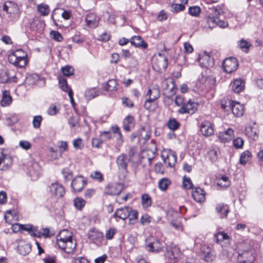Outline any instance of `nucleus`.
<instances>
[{
	"label": "nucleus",
	"mask_w": 263,
	"mask_h": 263,
	"mask_svg": "<svg viewBox=\"0 0 263 263\" xmlns=\"http://www.w3.org/2000/svg\"><path fill=\"white\" fill-rule=\"evenodd\" d=\"M41 79L40 76L33 73L28 76L25 80V83L27 85H33L36 84Z\"/></svg>",
	"instance_id": "obj_37"
},
{
	"label": "nucleus",
	"mask_w": 263,
	"mask_h": 263,
	"mask_svg": "<svg viewBox=\"0 0 263 263\" xmlns=\"http://www.w3.org/2000/svg\"><path fill=\"white\" fill-rule=\"evenodd\" d=\"M41 167L37 162H33L29 167L28 173L32 180H36L40 175Z\"/></svg>",
	"instance_id": "obj_24"
},
{
	"label": "nucleus",
	"mask_w": 263,
	"mask_h": 263,
	"mask_svg": "<svg viewBox=\"0 0 263 263\" xmlns=\"http://www.w3.org/2000/svg\"><path fill=\"white\" fill-rule=\"evenodd\" d=\"M111 129H112V131L113 132V133L114 134H118V138L120 141V143L122 144L123 142V140L122 139V135L120 131L119 127L117 125H115V126H112L111 127Z\"/></svg>",
	"instance_id": "obj_62"
},
{
	"label": "nucleus",
	"mask_w": 263,
	"mask_h": 263,
	"mask_svg": "<svg viewBox=\"0 0 263 263\" xmlns=\"http://www.w3.org/2000/svg\"><path fill=\"white\" fill-rule=\"evenodd\" d=\"M185 7L182 4H174L171 6V9L172 12H178L184 9Z\"/></svg>",
	"instance_id": "obj_58"
},
{
	"label": "nucleus",
	"mask_w": 263,
	"mask_h": 263,
	"mask_svg": "<svg viewBox=\"0 0 263 263\" xmlns=\"http://www.w3.org/2000/svg\"><path fill=\"white\" fill-rule=\"evenodd\" d=\"M134 118L133 116H128L126 117L123 120L124 129L128 132L130 129L131 126L133 125Z\"/></svg>",
	"instance_id": "obj_40"
},
{
	"label": "nucleus",
	"mask_w": 263,
	"mask_h": 263,
	"mask_svg": "<svg viewBox=\"0 0 263 263\" xmlns=\"http://www.w3.org/2000/svg\"><path fill=\"white\" fill-rule=\"evenodd\" d=\"M130 158L125 154H122L116 159V163L119 170L124 171H127V164Z\"/></svg>",
	"instance_id": "obj_18"
},
{
	"label": "nucleus",
	"mask_w": 263,
	"mask_h": 263,
	"mask_svg": "<svg viewBox=\"0 0 263 263\" xmlns=\"http://www.w3.org/2000/svg\"><path fill=\"white\" fill-rule=\"evenodd\" d=\"M180 254V250L176 246L172 247L170 249H167L165 253L166 258L172 263H175L176 259L179 257Z\"/></svg>",
	"instance_id": "obj_14"
},
{
	"label": "nucleus",
	"mask_w": 263,
	"mask_h": 263,
	"mask_svg": "<svg viewBox=\"0 0 263 263\" xmlns=\"http://www.w3.org/2000/svg\"><path fill=\"white\" fill-rule=\"evenodd\" d=\"M51 37L57 41H61L63 40L62 35L58 31H51L50 32Z\"/></svg>",
	"instance_id": "obj_64"
},
{
	"label": "nucleus",
	"mask_w": 263,
	"mask_h": 263,
	"mask_svg": "<svg viewBox=\"0 0 263 263\" xmlns=\"http://www.w3.org/2000/svg\"><path fill=\"white\" fill-rule=\"evenodd\" d=\"M129 218V223L130 224H135L138 220V212L137 211L132 210L131 209V212L130 213Z\"/></svg>",
	"instance_id": "obj_50"
},
{
	"label": "nucleus",
	"mask_w": 263,
	"mask_h": 263,
	"mask_svg": "<svg viewBox=\"0 0 263 263\" xmlns=\"http://www.w3.org/2000/svg\"><path fill=\"white\" fill-rule=\"evenodd\" d=\"M117 230L114 228H111L109 230H107L105 234V237L107 239H111L115 233H116Z\"/></svg>",
	"instance_id": "obj_63"
},
{
	"label": "nucleus",
	"mask_w": 263,
	"mask_h": 263,
	"mask_svg": "<svg viewBox=\"0 0 263 263\" xmlns=\"http://www.w3.org/2000/svg\"><path fill=\"white\" fill-rule=\"evenodd\" d=\"M244 143V141L241 138L238 137L233 140V145L236 148H242Z\"/></svg>",
	"instance_id": "obj_60"
},
{
	"label": "nucleus",
	"mask_w": 263,
	"mask_h": 263,
	"mask_svg": "<svg viewBox=\"0 0 263 263\" xmlns=\"http://www.w3.org/2000/svg\"><path fill=\"white\" fill-rule=\"evenodd\" d=\"M251 153L249 151L246 150L240 155L239 162L241 164L245 165L251 159Z\"/></svg>",
	"instance_id": "obj_36"
},
{
	"label": "nucleus",
	"mask_w": 263,
	"mask_h": 263,
	"mask_svg": "<svg viewBox=\"0 0 263 263\" xmlns=\"http://www.w3.org/2000/svg\"><path fill=\"white\" fill-rule=\"evenodd\" d=\"M183 185L186 189H191L193 187V184L190 178L186 176L183 177Z\"/></svg>",
	"instance_id": "obj_55"
},
{
	"label": "nucleus",
	"mask_w": 263,
	"mask_h": 263,
	"mask_svg": "<svg viewBox=\"0 0 263 263\" xmlns=\"http://www.w3.org/2000/svg\"><path fill=\"white\" fill-rule=\"evenodd\" d=\"M8 61L16 67H24L27 64V54L22 49H17L9 55Z\"/></svg>",
	"instance_id": "obj_1"
},
{
	"label": "nucleus",
	"mask_w": 263,
	"mask_h": 263,
	"mask_svg": "<svg viewBox=\"0 0 263 263\" xmlns=\"http://www.w3.org/2000/svg\"><path fill=\"white\" fill-rule=\"evenodd\" d=\"M230 184V182L229 180L228 177L223 176L219 178L217 180V185L221 187H227Z\"/></svg>",
	"instance_id": "obj_45"
},
{
	"label": "nucleus",
	"mask_w": 263,
	"mask_h": 263,
	"mask_svg": "<svg viewBox=\"0 0 263 263\" xmlns=\"http://www.w3.org/2000/svg\"><path fill=\"white\" fill-rule=\"evenodd\" d=\"M42 121V117L41 116H34L32 121L33 127L35 128H39L41 126Z\"/></svg>",
	"instance_id": "obj_59"
},
{
	"label": "nucleus",
	"mask_w": 263,
	"mask_h": 263,
	"mask_svg": "<svg viewBox=\"0 0 263 263\" xmlns=\"http://www.w3.org/2000/svg\"><path fill=\"white\" fill-rule=\"evenodd\" d=\"M123 186L121 183H110L106 186L105 193L110 195H117L122 191Z\"/></svg>",
	"instance_id": "obj_17"
},
{
	"label": "nucleus",
	"mask_w": 263,
	"mask_h": 263,
	"mask_svg": "<svg viewBox=\"0 0 263 263\" xmlns=\"http://www.w3.org/2000/svg\"><path fill=\"white\" fill-rule=\"evenodd\" d=\"M85 201L81 197H77L74 200V204L77 209L81 210L85 204Z\"/></svg>",
	"instance_id": "obj_53"
},
{
	"label": "nucleus",
	"mask_w": 263,
	"mask_h": 263,
	"mask_svg": "<svg viewBox=\"0 0 263 263\" xmlns=\"http://www.w3.org/2000/svg\"><path fill=\"white\" fill-rule=\"evenodd\" d=\"M37 12L42 16L48 15L50 11V8L47 4L42 3L36 6Z\"/></svg>",
	"instance_id": "obj_34"
},
{
	"label": "nucleus",
	"mask_w": 263,
	"mask_h": 263,
	"mask_svg": "<svg viewBox=\"0 0 263 263\" xmlns=\"http://www.w3.org/2000/svg\"><path fill=\"white\" fill-rule=\"evenodd\" d=\"M180 126V123L175 119H170L167 122L168 127L172 130L177 129Z\"/></svg>",
	"instance_id": "obj_48"
},
{
	"label": "nucleus",
	"mask_w": 263,
	"mask_h": 263,
	"mask_svg": "<svg viewBox=\"0 0 263 263\" xmlns=\"http://www.w3.org/2000/svg\"><path fill=\"white\" fill-rule=\"evenodd\" d=\"M164 243L159 239L154 236H150L147 238L146 248L151 252L159 253L164 248Z\"/></svg>",
	"instance_id": "obj_2"
},
{
	"label": "nucleus",
	"mask_w": 263,
	"mask_h": 263,
	"mask_svg": "<svg viewBox=\"0 0 263 263\" xmlns=\"http://www.w3.org/2000/svg\"><path fill=\"white\" fill-rule=\"evenodd\" d=\"M217 26L224 28L228 26V24L227 22L221 20L220 18H216L212 16L206 18V25L205 26V27H208L211 30Z\"/></svg>",
	"instance_id": "obj_9"
},
{
	"label": "nucleus",
	"mask_w": 263,
	"mask_h": 263,
	"mask_svg": "<svg viewBox=\"0 0 263 263\" xmlns=\"http://www.w3.org/2000/svg\"><path fill=\"white\" fill-rule=\"evenodd\" d=\"M12 164V157L4 154V149L0 148V170L6 171L8 170Z\"/></svg>",
	"instance_id": "obj_8"
},
{
	"label": "nucleus",
	"mask_w": 263,
	"mask_h": 263,
	"mask_svg": "<svg viewBox=\"0 0 263 263\" xmlns=\"http://www.w3.org/2000/svg\"><path fill=\"white\" fill-rule=\"evenodd\" d=\"M142 204L144 208H148L151 205V197L147 194L142 195L141 197Z\"/></svg>",
	"instance_id": "obj_46"
},
{
	"label": "nucleus",
	"mask_w": 263,
	"mask_h": 263,
	"mask_svg": "<svg viewBox=\"0 0 263 263\" xmlns=\"http://www.w3.org/2000/svg\"><path fill=\"white\" fill-rule=\"evenodd\" d=\"M117 85V81L115 79H111L107 82L104 89L107 91H116L118 89Z\"/></svg>",
	"instance_id": "obj_39"
},
{
	"label": "nucleus",
	"mask_w": 263,
	"mask_h": 263,
	"mask_svg": "<svg viewBox=\"0 0 263 263\" xmlns=\"http://www.w3.org/2000/svg\"><path fill=\"white\" fill-rule=\"evenodd\" d=\"M198 104L194 101L189 100L186 101L185 104L178 110V112L180 114H193L198 108Z\"/></svg>",
	"instance_id": "obj_6"
},
{
	"label": "nucleus",
	"mask_w": 263,
	"mask_h": 263,
	"mask_svg": "<svg viewBox=\"0 0 263 263\" xmlns=\"http://www.w3.org/2000/svg\"><path fill=\"white\" fill-rule=\"evenodd\" d=\"M238 45L242 50L247 52L252 45L250 42L247 40L241 39L238 42Z\"/></svg>",
	"instance_id": "obj_44"
},
{
	"label": "nucleus",
	"mask_w": 263,
	"mask_h": 263,
	"mask_svg": "<svg viewBox=\"0 0 263 263\" xmlns=\"http://www.w3.org/2000/svg\"><path fill=\"white\" fill-rule=\"evenodd\" d=\"M50 192L52 196L57 198L62 197L65 194V189L62 185L53 183L49 186Z\"/></svg>",
	"instance_id": "obj_15"
},
{
	"label": "nucleus",
	"mask_w": 263,
	"mask_h": 263,
	"mask_svg": "<svg viewBox=\"0 0 263 263\" xmlns=\"http://www.w3.org/2000/svg\"><path fill=\"white\" fill-rule=\"evenodd\" d=\"M100 18L96 14L90 13L86 15L85 21L86 25L91 28H96L98 26Z\"/></svg>",
	"instance_id": "obj_23"
},
{
	"label": "nucleus",
	"mask_w": 263,
	"mask_h": 263,
	"mask_svg": "<svg viewBox=\"0 0 263 263\" xmlns=\"http://www.w3.org/2000/svg\"><path fill=\"white\" fill-rule=\"evenodd\" d=\"M98 96V92L94 88L87 90L85 92V97L88 100H91Z\"/></svg>",
	"instance_id": "obj_49"
},
{
	"label": "nucleus",
	"mask_w": 263,
	"mask_h": 263,
	"mask_svg": "<svg viewBox=\"0 0 263 263\" xmlns=\"http://www.w3.org/2000/svg\"><path fill=\"white\" fill-rule=\"evenodd\" d=\"M87 184V181L81 176L74 178L71 182V186L76 192H80Z\"/></svg>",
	"instance_id": "obj_13"
},
{
	"label": "nucleus",
	"mask_w": 263,
	"mask_h": 263,
	"mask_svg": "<svg viewBox=\"0 0 263 263\" xmlns=\"http://www.w3.org/2000/svg\"><path fill=\"white\" fill-rule=\"evenodd\" d=\"M219 149L217 147H214L208 153V156L212 162H216L218 157Z\"/></svg>",
	"instance_id": "obj_42"
},
{
	"label": "nucleus",
	"mask_w": 263,
	"mask_h": 263,
	"mask_svg": "<svg viewBox=\"0 0 263 263\" xmlns=\"http://www.w3.org/2000/svg\"><path fill=\"white\" fill-rule=\"evenodd\" d=\"M88 238L93 243L100 245L104 240L103 234L98 231L91 230L88 234Z\"/></svg>",
	"instance_id": "obj_20"
},
{
	"label": "nucleus",
	"mask_w": 263,
	"mask_h": 263,
	"mask_svg": "<svg viewBox=\"0 0 263 263\" xmlns=\"http://www.w3.org/2000/svg\"><path fill=\"white\" fill-rule=\"evenodd\" d=\"M201 12V9L198 6L190 7L189 9V14L193 16H198Z\"/></svg>",
	"instance_id": "obj_51"
},
{
	"label": "nucleus",
	"mask_w": 263,
	"mask_h": 263,
	"mask_svg": "<svg viewBox=\"0 0 263 263\" xmlns=\"http://www.w3.org/2000/svg\"><path fill=\"white\" fill-rule=\"evenodd\" d=\"M214 239L217 243L222 247H228L230 245L231 238L224 232H219L214 235Z\"/></svg>",
	"instance_id": "obj_11"
},
{
	"label": "nucleus",
	"mask_w": 263,
	"mask_h": 263,
	"mask_svg": "<svg viewBox=\"0 0 263 263\" xmlns=\"http://www.w3.org/2000/svg\"><path fill=\"white\" fill-rule=\"evenodd\" d=\"M22 230L26 231L32 236L35 237H41V234L36 227L31 224H22Z\"/></svg>",
	"instance_id": "obj_30"
},
{
	"label": "nucleus",
	"mask_w": 263,
	"mask_h": 263,
	"mask_svg": "<svg viewBox=\"0 0 263 263\" xmlns=\"http://www.w3.org/2000/svg\"><path fill=\"white\" fill-rule=\"evenodd\" d=\"M171 181L168 178H163L159 181L158 187L162 191H165L171 184Z\"/></svg>",
	"instance_id": "obj_41"
},
{
	"label": "nucleus",
	"mask_w": 263,
	"mask_h": 263,
	"mask_svg": "<svg viewBox=\"0 0 263 263\" xmlns=\"http://www.w3.org/2000/svg\"><path fill=\"white\" fill-rule=\"evenodd\" d=\"M59 87L62 90L68 93V91L70 89L68 88L66 80L64 78L59 79Z\"/></svg>",
	"instance_id": "obj_52"
},
{
	"label": "nucleus",
	"mask_w": 263,
	"mask_h": 263,
	"mask_svg": "<svg viewBox=\"0 0 263 263\" xmlns=\"http://www.w3.org/2000/svg\"><path fill=\"white\" fill-rule=\"evenodd\" d=\"M61 71L63 74L66 76H70L74 73V69L72 67L70 66L62 67Z\"/></svg>",
	"instance_id": "obj_54"
},
{
	"label": "nucleus",
	"mask_w": 263,
	"mask_h": 263,
	"mask_svg": "<svg viewBox=\"0 0 263 263\" xmlns=\"http://www.w3.org/2000/svg\"><path fill=\"white\" fill-rule=\"evenodd\" d=\"M167 65V58L161 53H159L153 60V68L157 72H161L165 71Z\"/></svg>",
	"instance_id": "obj_3"
},
{
	"label": "nucleus",
	"mask_w": 263,
	"mask_h": 263,
	"mask_svg": "<svg viewBox=\"0 0 263 263\" xmlns=\"http://www.w3.org/2000/svg\"><path fill=\"white\" fill-rule=\"evenodd\" d=\"M151 135V133L148 127L143 126L141 127L139 134L140 138L147 141L150 138Z\"/></svg>",
	"instance_id": "obj_38"
},
{
	"label": "nucleus",
	"mask_w": 263,
	"mask_h": 263,
	"mask_svg": "<svg viewBox=\"0 0 263 263\" xmlns=\"http://www.w3.org/2000/svg\"><path fill=\"white\" fill-rule=\"evenodd\" d=\"M253 249H250L239 253L237 257L238 263H252L255 259Z\"/></svg>",
	"instance_id": "obj_10"
},
{
	"label": "nucleus",
	"mask_w": 263,
	"mask_h": 263,
	"mask_svg": "<svg viewBox=\"0 0 263 263\" xmlns=\"http://www.w3.org/2000/svg\"><path fill=\"white\" fill-rule=\"evenodd\" d=\"M57 245L60 249L68 254H70L74 252L77 243L76 241L72 238L64 241H61L58 243Z\"/></svg>",
	"instance_id": "obj_7"
},
{
	"label": "nucleus",
	"mask_w": 263,
	"mask_h": 263,
	"mask_svg": "<svg viewBox=\"0 0 263 263\" xmlns=\"http://www.w3.org/2000/svg\"><path fill=\"white\" fill-rule=\"evenodd\" d=\"M100 136L103 141L108 140L112 139L113 137L112 134L109 131L101 132L100 133Z\"/></svg>",
	"instance_id": "obj_56"
},
{
	"label": "nucleus",
	"mask_w": 263,
	"mask_h": 263,
	"mask_svg": "<svg viewBox=\"0 0 263 263\" xmlns=\"http://www.w3.org/2000/svg\"><path fill=\"white\" fill-rule=\"evenodd\" d=\"M31 250V247L28 244L20 245L18 247V251L20 254L26 255L28 254Z\"/></svg>",
	"instance_id": "obj_47"
},
{
	"label": "nucleus",
	"mask_w": 263,
	"mask_h": 263,
	"mask_svg": "<svg viewBox=\"0 0 263 263\" xmlns=\"http://www.w3.org/2000/svg\"><path fill=\"white\" fill-rule=\"evenodd\" d=\"M222 66L223 70L226 72L231 73L237 70L238 66V62L236 58L230 57L223 61Z\"/></svg>",
	"instance_id": "obj_5"
},
{
	"label": "nucleus",
	"mask_w": 263,
	"mask_h": 263,
	"mask_svg": "<svg viewBox=\"0 0 263 263\" xmlns=\"http://www.w3.org/2000/svg\"><path fill=\"white\" fill-rule=\"evenodd\" d=\"M198 61L200 66L203 67H212L214 65L213 59L206 52L199 55Z\"/></svg>",
	"instance_id": "obj_16"
},
{
	"label": "nucleus",
	"mask_w": 263,
	"mask_h": 263,
	"mask_svg": "<svg viewBox=\"0 0 263 263\" xmlns=\"http://www.w3.org/2000/svg\"><path fill=\"white\" fill-rule=\"evenodd\" d=\"M161 157L168 166L173 167L177 162V156L175 153L171 149H163L161 152Z\"/></svg>",
	"instance_id": "obj_4"
},
{
	"label": "nucleus",
	"mask_w": 263,
	"mask_h": 263,
	"mask_svg": "<svg viewBox=\"0 0 263 263\" xmlns=\"http://www.w3.org/2000/svg\"><path fill=\"white\" fill-rule=\"evenodd\" d=\"M131 212V208L125 206L118 209L114 214V217H118L121 219L125 220L127 218Z\"/></svg>",
	"instance_id": "obj_22"
},
{
	"label": "nucleus",
	"mask_w": 263,
	"mask_h": 263,
	"mask_svg": "<svg viewBox=\"0 0 263 263\" xmlns=\"http://www.w3.org/2000/svg\"><path fill=\"white\" fill-rule=\"evenodd\" d=\"M216 210L217 213L221 214L222 218L226 217L229 212V206L223 203L218 204L216 208Z\"/></svg>",
	"instance_id": "obj_35"
},
{
	"label": "nucleus",
	"mask_w": 263,
	"mask_h": 263,
	"mask_svg": "<svg viewBox=\"0 0 263 263\" xmlns=\"http://www.w3.org/2000/svg\"><path fill=\"white\" fill-rule=\"evenodd\" d=\"M11 72L8 70L2 71L0 72V83H6L10 80Z\"/></svg>",
	"instance_id": "obj_43"
},
{
	"label": "nucleus",
	"mask_w": 263,
	"mask_h": 263,
	"mask_svg": "<svg viewBox=\"0 0 263 263\" xmlns=\"http://www.w3.org/2000/svg\"><path fill=\"white\" fill-rule=\"evenodd\" d=\"M130 42L132 45L136 47L145 49L147 47V44L139 35L133 36L130 40Z\"/></svg>",
	"instance_id": "obj_29"
},
{
	"label": "nucleus",
	"mask_w": 263,
	"mask_h": 263,
	"mask_svg": "<svg viewBox=\"0 0 263 263\" xmlns=\"http://www.w3.org/2000/svg\"><path fill=\"white\" fill-rule=\"evenodd\" d=\"M73 147L77 149H81L84 146V145L82 143V140L81 138H78L74 139L73 141Z\"/></svg>",
	"instance_id": "obj_61"
},
{
	"label": "nucleus",
	"mask_w": 263,
	"mask_h": 263,
	"mask_svg": "<svg viewBox=\"0 0 263 263\" xmlns=\"http://www.w3.org/2000/svg\"><path fill=\"white\" fill-rule=\"evenodd\" d=\"M12 103V97L10 92L7 90L3 91L2 98L1 101V104L3 107L8 106Z\"/></svg>",
	"instance_id": "obj_33"
},
{
	"label": "nucleus",
	"mask_w": 263,
	"mask_h": 263,
	"mask_svg": "<svg viewBox=\"0 0 263 263\" xmlns=\"http://www.w3.org/2000/svg\"><path fill=\"white\" fill-rule=\"evenodd\" d=\"M160 91L159 89L157 87H152L148 89L145 97L154 102L160 97Z\"/></svg>",
	"instance_id": "obj_31"
},
{
	"label": "nucleus",
	"mask_w": 263,
	"mask_h": 263,
	"mask_svg": "<svg viewBox=\"0 0 263 263\" xmlns=\"http://www.w3.org/2000/svg\"><path fill=\"white\" fill-rule=\"evenodd\" d=\"M3 10L11 17L14 15L17 14L19 12L18 5L12 1L6 2L3 5Z\"/></svg>",
	"instance_id": "obj_12"
},
{
	"label": "nucleus",
	"mask_w": 263,
	"mask_h": 263,
	"mask_svg": "<svg viewBox=\"0 0 263 263\" xmlns=\"http://www.w3.org/2000/svg\"><path fill=\"white\" fill-rule=\"evenodd\" d=\"M231 85L232 91L238 93L244 89L245 83L241 79H236L231 83Z\"/></svg>",
	"instance_id": "obj_28"
},
{
	"label": "nucleus",
	"mask_w": 263,
	"mask_h": 263,
	"mask_svg": "<svg viewBox=\"0 0 263 263\" xmlns=\"http://www.w3.org/2000/svg\"><path fill=\"white\" fill-rule=\"evenodd\" d=\"M233 114L237 117H241L244 113L245 109L243 105L238 102L233 101L230 103Z\"/></svg>",
	"instance_id": "obj_21"
},
{
	"label": "nucleus",
	"mask_w": 263,
	"mask_h": 263,
	"mask_svg": "<svg viewBox=\"0 0 263 263\" xmlns=\"http://www.w3.org/2000/svg\"><path fill=\"white\" fill-rule=\"evenodd\" d=\"M245 132L246 136L249 138L253 140H256L257 139L258 130L255 123L252 125L249 124L247 125Z\"/></svg>",
	"instance_id": "obj_19"
},
{
	"label": "nucleus",
	"mask_w": 263,
	"mask_h": 263,
	"mask_svg": "<svg viewBox=\"0 0 263 263\" xmlns=\"http://www.w3.org/2000/svg\"><path fill=\"white\" fill-rule=\"evenodd\" d=\"M200 130L202 135L206 137L211 136L214 133L211 124L208 121L204 122L201 124Z\"/></svg>",
	"instance_id": "obj_27"
},
{
	"label": "nucleus",
	"mask_w": 263,
	"mask_h": 263,
	"mask_svg": "<svg viewBox=\"0 0 263 263\" xmlns=\"http://www.w3.org/2000/svg\"><path fill=\"white\" fill-rule=\"evenodd\" d=\"M90 177L101 182L103 181L104 178L102 174L99 171H95L90 174Z\"/></svg>",
	"instance_id": "obj_57"
},
{
	"label": "nucleus",
	"mask_w": 263,
	"mask_h": 263,
	"mask_svg": "<svg viewBox=\"0 0 263 263\" xmlns=\"http://www.w3.org/2000/svg\"><path fill=\"white\" fill-rule=\"evenodd\" d=\"M234 131L232 128H228L227 130L220 132L219 134L220 140L224 143L228 142L234 137Z\"/></svg>",
	"instance_id": "obj_25"
},
{
	"label": "nucleus",
	"mask_w": 263,
	"mask_h": 263,
	"mask_svg": "<svg viewBox=\"0 0 263 263\" xmlns=\"http://www.w3.org/2000/svg\"><path fill=\"white\" fill-rule=\"evenodd\" d=\"M73 238L72 234L67 230L61 231L57 236V243Z\"/></svg>",
	"instance_id": "obj_32"
},
{
	"label": "nucleus",
	"mask_w": 263,
	"mask_h": 263,
	"mask_svg": "<svg viewBox=\"0 0 263 263\" xmlns=\"http://www.w3.org/2000/svg\"><path fill=\"white\" fill-rule=\"evenodd\" d=\"M192 196L194 199L197 202L201 203L205 201L204 191L200 187H196L192 191Z\"/></svg>",
	"instance_id": "obj_26"
}]
</instances>
